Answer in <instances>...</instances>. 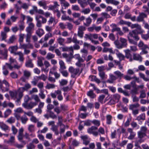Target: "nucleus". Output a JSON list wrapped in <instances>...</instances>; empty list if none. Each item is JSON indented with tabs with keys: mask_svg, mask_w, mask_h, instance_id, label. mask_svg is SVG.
Instances as JSON below:
<instances>
[{
	"mask_svg": "<svg viewBox=\"0 0 149 149\" xmlns=\"http://www.w3.org/2000/svg\"><path fill=\"white\" fill-rule=\"evenodd\" d=\"M61 94V91L59 90H56L54 91V93H51V95L53 98H55L56 95L59 96Z\"/></svg>",
	"mask_w": 149,
	"mask_h": 149,
	"instance_id": "4be33fe9",
	"label": "nucleus"
},
{
	"mask_svg": "<svg viewBox=\"0 0 149 149\" xmlns=\"http://www.w3.org/2000/svg\"><path fill=\"white\" fill-rule=\"evenodd\" d=\"M124 78L125 79L127 80H130L132 79H134L136 81H137L138 82H139V79L138 78L136 77V76H134L133 77H131L130 76L126 75L124 77Z\"/></svg>",
	"mask_w": 149,
	"mask_h": 149,
	"instance_id": "393cba45",
	"label": "nucleus"
},
{
	"mask_svg": "<svg viewBox=\"0 0 149 149\" xmlns=\"http://www.w3.org/2000/svg\"><path fill=\"white\" fill-rule=\"evenodd\" d=\"M72 42L75 44H80L81 45H82L83 43L82 41L78 40L76 36L73 37L72 39Z\"/></svg>",
	"mask_w": 149,
	"mask_h": 149,
	"instance_id": "72a5a7b5",
	"label": "nucleus"
},
{
	"mask_svg": "<svg viewBox=\"0 0 149 149\" xmlns=\"http://www.w3.org/2000/svg\"><path fill=\"white\" fill-rule=\"evenodd\" d=\"M21 120L22 123L23 124H25L28 120V118L25 115H24L21 117Z\"/></svg>",
	"mask_w": 149,
	"mask_h": 149,
	"instance_id": "13d9d810",
	"label": "nucleus"
},
{
	"mask_svg": "<svg viewBox=\"0 0 149 149\" xmlns=\"http://www.w3.org/2000/svg\"><path fill=\"white\" fill-rule=\"evenodd\" d=\"M28 130L30 132H34L35 130L34 126L33 125H29L28 126Z\"/></svg>",
	"mask_w": 149,
	"mask_h": 149,
	"instance_id": "5fc2aeb1",
	"label": "nucleus"
},
{
	"mask_svg": "<svg viewBox=\"0 0 149 149\" xmlns=\"http://www.w3.org/2000/svg\"><path fill=\"white\" fill-rule=\"evenodd\" d=\"M20 24H19V29L20 31H23L25 28L24 26V23L23 21H20L19 22Z\"/></svg>",
	"mask_w": 149,
	"mask_h": 149,
	"instance_id": "052dcab7",
	"label": "nucleus"
},
{
	"mask_svg": "<svg viewBox=\"0 0 149 149\" xmlns=\"http://www.w3.org/2000/svg\"><path fill=\"white\" fill-rule=\"evenodd\" d=\"M99 74L100 78L102 79H106L107 78V75L105 74L104 72H99Z\"/></svg>",
	"mask_w": 149,
	"mask_h": 149,
	"instance_id": "8fccbe9b",
	"label": "nucleus"
},
{
	"mask_svg": "<svg viewBox=\"0 0 149 149\" xmlns=\"http://www.w3.org/2000/svg\"><path fill=\"white\" fill-rule=\"evenodd\" d=\"M78 3L80 4L81 7L84 8L85 6L86 0H78Z\"/></svg>",
	"mask_w": 149,
	"mask_h": 149,
	"instance_id": "603ef678",
	"label": "nucleus"
},
{
	"mask_svg": "<svg viewBox=\"0 0 149 149\" xmlns=\"http://www.w3.org/2000/svg\"><path fill=\"white\" fill-rule=\"evenodd\" d=\"M138 135L139 138L141 139L146 136V134L145 132L139 131L138 132Z\"/></svg>",
	"mask_w": 149,
	"mask_h": 149,
	"instance_id": "338daca9",
	"label": "nucleus"
},
{
	"mask_svg": "<svg viewBox=\"0 0 149 149\" xmlns=\"http://www.w3.org/2000/svg\"><path fill=\"white\" fill-rule=\"evenodd\" d=\"M58 22L57 19H55V18L52 17H50L49 20L48 21V23L49 24H51L53 23L54 25H55Z\"/></svg>",
	"mask_w": 149,
	"mask_h": 149,
	"instance_id": "c85d7f7f",
	"label": "nucleus"
},
{
	"mask_svg": "<svg viewBox=\"0 0 149 149\" xmlns=\"http://www.w3.org/2000/svg\"><path fill=\"white\" fill-rule=\"evenodd\" d=\"M91 42L94 44H97L99 43V42L97 41H95L93 40V39H97L98 37V35L96 34H91Z\"/></svg>",
	"mask_w": 149,
	"mask_h": 149,
	"instance_id": "dca6fc26",
	"label": "nucleus"
},
{
	"mask_svg": "<svg viewBox=\"0 0 149 149\" xmlns=\"http://www.w3.org/2000/svg\"><path fill=\"white\" fill-rule=\"evenodd\" d=\"M62 7V9H65L70 6L69 3L65 0H59Z\"/></svg>",
	"mask_w": 149,
	"mask_h": 149,
	"instance_id": "9b49d317",
	"label": "nucleus"
},
{
	"mask_svg": "<svg viewBox=\"0 0 149 149\" xmlns=\"http://www.w3.org/2000/svg\"><path fill=\"white\" fill-rule=\"evenodd\" d=\"M114 53H116V54L117 57L119 59V61H121L122 60H124L125 58V56L118 52V51L117 49H115L114 50Z\"/></svg>",
	"mask_w": 149,
	"mask_h": 149,
	"instance_id": "6e6552de",
	"label": "nucleus"
},
{
	"mask_svg": "<svg viewBox=\"0 0 149 149\" xmlns=\"http://www.w3.org/2000/svg\"><path fill=\"white\" fill-rule=\"evenodd\" d=\"M22 43H20V45L19 48L21 49H27L29 48H32L33 46L32 45L29 43L27 44H22Z\"/></svg>",
	"mask_w": 149,
	"mask_h": 149,
	"instance_id": "ddd939ff",
	"label": "nucleus"
},
{
	"mask_svg": "<svg viewBox=\"0 0 149 149\" xmlns=\"http://www.w3.org/2000/svg\"><path fill=\"white\" fill-rule=\"evenodd\" d=\"M105 95H100L98 99V100L99 102L102 104L106 102V99H105L104 101V99L105 98Z\"/></svg>",
	"mask_w": 149,
	"mask_h": 149,
	"instance_id": "cd10ccee",
	"label": "nucleus"
},
{
	"mask_svg": "<svg viewBox=\"0 0 149 149\" xmlns=\"http://www.w3.org/2000/svg\"><path fill=\"white\" fill-rule=\"evenodd\" d=\"M53 7L54 8V10H58V7L60 6L57 1H54L53 2Z\"/></svg>",
	"mask_w": 149,
	"mask_h": 149,
	"instance_id": "3c124183",
	"label": "nucleus"
},
{
	"mask_svg": "<svg viewBox=\"0 0 149 149\" xmlns=\"http://www.w3.org/2000/svg\"><path fill=\"white\" fill-rule=\"evenodd\" d=\"M125 53V56L127 59H129L130 61H132V55L130 53V51L129 49H127L124 50Z\"/></svg>",
	"mask_w": 149,
	"mask_h": 149,
	"instance_id": "f3484780",
	"label": "nucleus"
},
{
	"mask_svg": "<svg viewBox=\"0 0 149 149\" xmlns=\"http://www.w3.org/2000/svg\"><path fill=\"white\" fill-rule=\"evenodd\" d=\"M146 15L143 13H141L139 14L136 20L138 22H141L143 20V19L146 17Z\"/></svg>",
	"mask_w": 149,
	"mask_h": 149,
	"instance_id": "aec40b11",
	"label": "nucleus"
},
{
	"mask_svg": "<svg viewBox=\"0 0 149 149\" xmlns=\"http://www.w3.org/2000/svg\"><path fill=\"white\" fill-rule=\"evenodd\" d=\"M87 95L91 98H94L96 97V95L94 93L93 91L90 90L87 93Z\"/></svg>",
	"mask_w": 149,
	"mask_h": 149,
	"instance_id": "c9c22d12",
	"label": "nucleus"
},
{
	"mask_svg": "<svg viewBox=\"0 0 149 149\" xmlns=\"http://www.w3.org/2000/svg\"><path fill=\"white\" fill-rule=\"evenodd\" d=\"M120 40L121 43V44L123 45L124 47H125L127 45V40L122 38H120Z\"/></svg>",
	"mask_w": 149,
	"mask_h": 149,
	"instance_id": "a18cd8bd",
	"label": "nucleus"
},
{
	"mask_svg": "<svg viewBox=\"0 0 149 149\" xmlns=\"http://www.w3.org/2000/svg\"><path fill=\"white\" fill-rule=\"evenodd\" d=\"M7 38V35L6 34L5 32H3V31H2L1 32V41L4 40L6 42V39Z\"/></svg>",
	"mask_w": 149,
	"mask_h": 149,
	"instance_id": "37998d69",
	"label": "nucleus"
},
{
	"mask_svg": "<svg viewBox=\"0 0 149 149\" xmlns=\"http://www.w3.org/2000/svg\"><path fill=\"white\" fill-rule=\"evenodd\" d=\"M128 26L130 27L132 29H136L129 33L127 35V38L130 43L136 45L137 41L140 38L138 34L144 33L145 31L142 29L141 26L138 24H132L129 22Z\"/></svg>",
	"mask_w": 149,
	"mask_h": 149,
	"instance_id": "f257e3e1",
	"label": "nucleus"
},
{
	"mask_svg": "<svg viewBox=\"0 0 149 149\" xmlns=\"http://www.w3.org/2000/svg\"><path fill=\"white\" fill-rule=\"evenodd\" d=\"M51 129L54 132L55 135H57L59 134V132L58 130V127L56 126L55 125H53V126H52Z\"/></svg>",
	"mask_w": 149,
	"mask_h": 149,
	"instance_id": "2f4dec72",
	"label": "nucleus"
},
{
	"mask_svg": "<svg viewBox=\"0 0 149 149\" xmlns=\"http://www.w3.org/2000/svg\"><path fill=\"white\" fill-rule=\"evenodd\" d=\"M121 132L120 128L115 130L114 131L112 132L111 134V137L112 139L119 138L120 136Z\"/></svg>",
	"mask_w": 149,
	"mask_h": 149,
	"instance_id": "20e7f679",
	"label": "nucleus"
},
{
	"mask_svg": "<svg viewBox=\"0 0 149 149\" xmlns=\"http://www.w3.org/2000/svg\"><path fill=\"white\" fill-rule=\"evenodd\" d=\"M133 58L134 60L141 62L142 61V57L139 54L134 53L133 54Z\"/></svg>",
	"mask_w": 149,
	"mask_h": 149,
	"instance_id": "6ab92c4d",
	"label": "nucleus"
},
{
	"mask_svg": "<svg viewBox=\"0 0 149 149\" xmlns=\"http://www.w3.org/2000/svg\"><path fill=\"white\" fill-rule=\"evenodd\" d=\"M143 141L140 139L138 141H135V146L137 147L140 149H141V147L139 145V144L143 142Z\"/></svg>",
	"mask_w": 149,
	"mask_h": 149,
	"instance_id": "864d4df0",
	"label": "nucleus"
},
{
	"mask_svg": "<svg viewBox=\"0 0 149 149\" xmlns=\"http://www.w3.org/2000/svg\"><path fill=\"white\" fill-rule=\"evenodd\" d=\"M129 22H127L122 19H121L118 23V24L120 25H126L128 26Z\"/></svg>",
	"mask_w": 149,
	"mask_h": 149,
	"instance_id": "680f3d73",
	"label": "nucleus"
},
{
	"mask_svg": "<svg viewBox=\"0 0 149 149\" xmlns=\"http://www.w3.org/2000/svg\"><path fill=\"white\" fill-rule=\"evenodd\" d=\"M36 19L37 21L36 26L38 27H41L42 24L46 23L47 21L46 18L40 15H36Z\"/></svg>",
	"mask_w": 149,
	"mask_h": 149,
	"instance_id": "7ed1b4c3",
	"label": "nucleus"
},
{
	"mask_svg": "<svg viewBox=\"0 0 149 149\" xmlns=\"http://www.w3.org/2000/svg\"><path fill=\"white\" fill-rule=\"evenodd\" d=\"M12 111L9 109H7L4 112V117L6 118L9 116L11 113Z\"/></svg>",
	"mask_w": 149,
	"mask_h": 149,
	"instance_id": "58836bf2",
	"label": "nucleus"
},
{
	"mask_svg": "<svg viewBox=\"0 0 149 149\" xmlns=\"http://www.w3.org/2000/svg\"><path fill=\"white\" fill-rule=\"evenodd\" d=\"M31 88V85L29 83H26L24 87L19 88L17 91H10V95L14 99L19 100L23 96V92L25 91H27Z\"/></svg>",
	"mask_w": 149,
	"mask_h": 149,
	"instance_id": "f03ea898",
	"label": "nucleus"
},
{
	"mask_svg": "<svg viewBox=\"0 0 149 149\" xmlns=\"http://www.w3.org/2000/svg\"><path fill=\"white\" fill-rule=\"evenodd\" d=\"M97 129V127L95 126H92L88 129V132L90 134H92L94 136H96L98 134L97 132L95 131V130Z\"/></svg>",
	"mask_w": 149,
	"mask_h": 149,
	"instance_id": "423d86ee",
	"label": "nucleus"
},
{
	"mask_svg": "<svg viewBox=\"0 0 149 149\" xmlns=\"http://www.w3.org/2000/svg\"><path fill=\"white\" fill-rule=\"evenodd\" d=\"M59 64L60 68L62 70L65 69L66 68L65 64L64 62L62 60H60L59 61Z\"/></svg>",
	"mask_w": 149,
	"mask_h": 149,
	"instance_id": "bf43d9fd",
	"label": "nucleus"
},
{
	"mask_svg": "<svg viewBox=\"0 0 149 149\" xmlns=\"http://www.w3.org/2000/svg\"><path fill=\"white\" fill-rule=\"evenodd\" d=\"M57 41L60 45H63L65 41V39L60 37L57 39Z\"/></svg>",
	"mask_w": 149,
	"mask_h": 149,
	"instance_id": "c03bdc74",
	"label": "nucleus"
},
{
	"mask_svg": "<svg viewBox=\"0 0 149 149\" xmlns=\"http://www.w3.org/2000/svg\"><path fill=\"white\" fill-rule=\"evenodd\" d=\"M25 65L26 67L33 68V64L32 63V60H29L26 63Z\"/></svg>",
	"mask_w": 149,
	"mask_h": 149,
	"instance_id": "a19ab883",
	"label": "nucleus"
},
{
	"mask_svg": "<svg viewBox=\"0 0 149 149\" xmlns=\"http://www.w3.org/2000/svg\"><path fill=\"white\" fill-rule=\"evenodd\" d=\"M15 119L14 117H11L9 118L6 121V122L10 124H12L15 122Z\"/></svg>",
	"mask_w": 149,
	"mask_h": 149,
	"instance_id": "e2e57ef3",
	"label": "nucleus"
},
{
	"mask_svg": "<svg viewBox=\"0 0 149 149\" xmlns=\"http://www.w3.org/2000/svg\"><path fill=\"white\" fill-rule=\"evenodd\" d=\"M18 49L17 46L15 45L10 47L8 49V50L11 54H13L15 55V53H17V52H16V51Z\"/></svg>",
	"mask_w": 149,
	"mask_h": 149,
	"instance_id": "f8f14e48",
	"label": "nucleus"
},
{
	"mask_svg": "<svg viewBox=\"0 0 149 149\" xmlns=\"http://www.w3.org/2000/svg\"><path fill=\"white\" fill-rule=\"evenodd\" d=\"M81 138L83 140V144L85 145H87L90 142V139L87 135L82 136Z\"/></svg>",
	"mask_w": 149,
	"mask_h": 149,
	"instance_id": "2eb2a0df",
	"label": "nucleus"
},
{
	"mask_svg": "<svg viewBox=\"0 0 149 149\" xmlns=\"http://www.w3.org/2000/svg\"><path fill=\"white\" fill-rule=\"evenodd\" d=\"M112 98L116 101V102H118L120 98V96L119 94H116L112 95Z\"/></svg>",
	"mask_w": 149,
	"mask_h": 149,
	"instance_id": "4c0bfd02",
	"label": "nucleus"
},
{
	"mask_svg": "<svg viewBox=\"0 0 149 149\" xmlns=\"http://www.w3.org/2000/svg\"><path fill=\"white\" fill-rule=\"evenodd\" d=\"M60 126V131L59 132V133L61 134L65 132V125H59Z\"/></svg>",
	"mask_w": 149,
	"mask_h": 149,
	"instance_id": "09e8293b",
	"label": "nucleus"
},
{
	"mask_svg": "<svg viewBox=\"0 0 149 149\" xmlns=\"http://www.w3.org/2000/svg\"><path fill=\"white\" fill-rule=\"evenodd\" d=\"M36 34L40 37H41L44 33L43 30L41 29H39L36 31Z\"/></svg>",
	"mask_w": 149,
	"mask_h": 149,
	"instance_id": "ea45409f",
	"label": "nucleus"
},
{
	"mask_svg": "<svg viewBox=\"0 0 149 149\" xmlns=\"http://www.w3.org/2000/svg\"><path fill=\"white\" fill-rule=\"evenodd\" d=\"M127 131L128 132L130 133V135L128 137V138L129 139H133L136 136V133L133 132L132 129L130 128H128Z\"/></svg>",
	"mask_w": 149,
	"mask_h": 149,
	"instance_id": "4468645a",
	"label": "nucleus"
},
{
	"mask_svg": "<svg viewBox=\"0 0 149 149\" xmlns=\"http://www.w3.org/2000/svg\"><path fill=\"white\" fill-rule=\"evenodd\" d=\"M112 118V116L111 115L109 114L107 115L106 116V123L107 124L110 125L111 124Z\"/></svg>",
	"mask_w": 149,
	"mask_h": 149,
	"instance_id": "7c9ffc66",
	"label": "nucleus"
},
{
	"mask_svg": "<svg viewBox=\"0 0 149 149\" xmlns=\"http://www.w3.org/2000/svg\"><path fill=\"white\" fill-rule=\"evenodd\" d=\"M145 114L144 113H142L137 117L136 120L138 121L141 120H144L145 119Z\"/></svg>",
	"mask_w": 149,
	"mask_h": 149,
	"instance_id": "6e6d98bb",
	"label": "nucleus"
},
{
	"mask_svg": "<svg viewBox=\"0 0 149 149\" xmlns=\"http://www.w3.org/2000/svg\"><path fill=\"white\" fill-rule=\"evenodd\" d=\"M102 52H109L112 53L114 54V51H113L112 48H108L107 47H104Z\"/></svg>",
	"mask_w": 149,
	"mask_h": 149,
	"instance_id": "79ce46f5",
	"label": "nucleus"
},
{
	"mask_svg": "<svg viewBox=\"0 0 149 149\" xmlns=\"http://www.w3.org/2000/svg\"><path fill=\"white\" fill-rule=\"evenodd\" d=\"M7 143L11 145L14 146L16 143L15 141V136H11L9 140L7 141Z\"/></svg>",
	"mask_w": 149,
	"mask_h": 149,
	"instance_id": "f704fd0d",
	"label": "nucleus"
},
{
	"mask_svg": "<svg viewBox=\"0 0 149 149\" xmlns=\"http://www.w3.org/2000/svg\"><path fill=\"white\" fill-rule=\"evenodd\" d=\"M24 131V129L22 127L20 128L19 130L18 135L17 136V138L18 140L20 141H22L24 137L23 134Z\"/></svg>",
	"mask_w": 149,
	"mask_h": 149,
	"instance_id": "1a4fd4ad",
	"label": "nucleus"
},
{
	"mask_svg": "<svg viewBox=\"0 0 149 149\" xmlns=\"http://www.w3.org/2000/svg\"><path fill=\"white\" fill-rule=\"evenodd\" d=\"M138 46L139 47H141L142 49H146L148 48V45L144 44L141 40L139 41L138 44Z\"/></svg>",
	"mask_w": 149,
	"mask_h": 149,
	"instance_id": "473e14b6",
	"label": "nucleus"
},
{
	"mask_svg": "<svg viewBox=\"0 0 149 149\" xmlns=\"http://www.w3.org/2000/svg\"><path fill=\"white\" fill-rule=\"evenodd\" d=\"M37 103L36 102H30L29 103H24L22 105L24 108L27 109H31L34 106H36Z\"/></svg>",
	"mask_w": 149,
	"mask_h": 149,
	"instance_id": "39448f33",
	"label": "nucleus"
},
{
	"mask_svg": "<svg viewBox=\"0 0 149 149\" xmlns=\"http://www.w3.org/2000/svg\"><path fill=\"white\" fill-rule=\"evenodd\" d=\"M68 70L74 76L79 74V69H74L72 66H70Z\"/></svg>",
	"mask_w": 149,
	"mask_h": 149,
	"instance_id": "0eeeda50",
	"label": "nucleus"
},
{
	"mask_svg": "<svg viewBox=\"0 0 149 149\" xmlns=\"http://www.w3.org/2000/svg\"><path fill=\"white\" fill-rule=\"evenodd\" d=\"M106 2L108 4H112L116 6L119 3V2L115 0H105Z\"/></svg>",
	"mask_w": 149,
	"mask_h": 149,
	"instance_id": "c756f323",
	"label": "nucleus"
},
{
	"mask_svg": "<svg viewBox=\"0 0 149 149\" xmlns=\"http://www.w3.org/2000/svg\"><path fill=\"white\" fill-rule=\"evenodd\" d=\"M86 22L84 23V25L86 26H89L92 22V20L90 17H88L86 19Z\"/></svg>",
	"mask_w": 149,
	"mask_h": 149,
	"instance_id": "4d7b16f0",
	"label": "nucleus"
},
{
	"mask_svg": "<svg viewBox=\"0 0 149 149\" xmlns=\"http://www.w3.org/2000/svg\"><path fill=\"white\" fill-rule=\"evenodd\" d=\"M92 123L97 127L99 126L100 125V121L97 120H92Z\"/></svg>",
	"mask_w": 149,
	"mask_h": 149,
	"instance_id": "774afa93",
	"label": "nucleus"
},
{
	"mask_svg": "<svg viewBox=\"0 0 149 149\" xmlns=\"http://www.w3.org/2000/svg\"><path fill=\"white\" fill-rule=\"evenodd\" d=\"M114 43L116 45V47L118 49H121L124 47L122 44H121L118 40L115 41L114 42Z\"/></svg>",
	"mask_w": 149,
	"mask_h": 149,
	"instance_id": "e433bc0d",
	"label": "nucleus"
},
{
	"mask_svg": "<svg viewBox=\"0 0 149 149\" xmlns=\"http://www.w3.org/2000/svg\"><path fill=\"white\" fill-rule=\"evenodd\" d=\"M27 79L24 77H22L17 81V83L21 86H22L24 84L23 83L26 82V79Z\"/></svg>",
	"mask_w": 149,
	"mask_h": 149,
	"instance_id": "5701e85b",
	"label": "nucleus"
},
{
	"mask_svg": "<svg viewBox=\"0 0 149 149\" xmlns=\"http://www.w3.org/2000/svg\"><path fill=\"white\" fill-rule=\"evenodd\" d=\"M109 79L107 80V82L110 83H113V81L117 78L116 77L114 76L112 74H109Z\"/></svg>",
	"mask_w": 149,
	"mask_h": 149,
	"instance_id": "412c9836",
	"label": "nucleus"
},
{
	"mask_svg": "<svg viewBox=\"0 0 149 149\" xmlns=\"http://www.w3.org/2000/svg\"><path fill=\"white\" fill-rule=\"evenodd\" d=\"M38 3L39 5L41 7H42L44 9H47L48 6H47V2L44 0H42L38 2Z\"/></svg>",
	"mask_w": 149,
	"mask_h": 149,
	"instance_id": "a211bd4d",
	"label": "nucleus"
},
{
	"mask_svg": "<svg viewBox=\"0 0 149 149\" xmlns=\"http://www.w3.org/2000/svg\"><path fill=\"white\" fill-rule=\"evenodd\" d=\"M18 55L19 56V60L20 61L22 62H23L24 60V54L22 52H17V53H15V55Z\"/></svg>",
	"mask_w": 149,
	"mask_h": 149,
	"instance_id": "b1692460",
	"label": "nucleus"
},
{
	"mask_svg": "<svg viewBox=\"0 0 149 149\" xmlns=\"http://www.w3.org/2000/svg\"><path fill=\"white\" fill-rule=\"evenodd\" d=\"M61 19L62 20H68L69 21H72V19L69 16H66L64 15L62 16Z\"/></svg>",
	"mask_w": 149,
	"mask_h": 149,
	"instance_id": "49530a36",
	"label": "nucleus"
},
{
	"mask_svg": "<svg viewBox=\"0 0 149 149\" xmlns=\"http://www.w3.org/2000/svg\"><path fill=\"white\" fill-rule=\"evenodd\" d=\"M6 64L7 66L11 70H12L13 68L17 69H19L22 65V64L18 65L17 63L14 65L13 66H12L10 64L8 63H6Z\"/></svg>",
	"mask_w": 149,
	"mask_h": 149,
	"instance_id": "9d476101",
	"label": "nucleus"
},
{
	"mask_svg": "<svg viewBox=\"0 0 149 149\" xmlns=\"http://www.w3.org/2000/svg\"><path fill=\"white\" fill-rule=\"evenodd\" d=\"M141 37L142 38L145 40H149V33H147V34H143L142 33H141Z\"/></svg>",
	"mask_w": 149,
	"mask_h": 149,
	"instance_id": "0e129e2a",
	"label": "nucleus"
},
{
	"mask_svg": "<svg viewBox=\"0 0 149 149\" xmlns=\"http://www.w3.org/2000/svg\"><path fill=\"white\" fill-rule=\"evenodd\" d=\"M24 75L25 77L28 79L29 77L31 75V72L29 71L25 70L23 72Z\"/></svg>",
	"mask_w": 149,
	"mask_h": 149,
	"instance_id": "de8ad7c7",
	"label": "nucleus"
},
{
	"mask_svg": "<svg viewBox=\"0 0 149 149\" xmlns=\"http://www.w3.org/2000/svg\"><path fill=\"white\" fill-rule=\"evenodd\" d=\"M110 26L112 28L111 31L112 32H114L115 31H118L120 30V28L117 27L116 25L115 24H112Z\"/></svg>",
	"mask_w": 149,
	"mask_h": 149,
	"instance_id": "bb28decb",
	"label": "nucleus"
},
{
	"mask_svg": "<svg viewBox=\"0 0 149 149\" xmlns=\"http://www.w3.org/2000/svg\"><path fill=\"white\" fill-rule=\"evenodd\" d=\"M146 90H143L140 91V94L139 96V97L141 98H144L146 96Z\"/></svg>",
	"mask_w": 149,
	"mask_h": 149,
	"instance_id": "69168bd1",
	"label": "nucleus"
},
{
	"mask_svg": "<svg viewBox=\"0 0 149 149\" xmlns=\"http://www.w3.org/2000/svg\"><path fill=\"white\" fill-rule=\"evenodd\" d=\"M0 127L5 131L9 130L8 127L3 122H0Z\"/></svg>",
	"mask_w": 149,
	"mask_h": 149,
	"instance_id": "a878e982",
	"label": "nucleus"
}]
</instances>
